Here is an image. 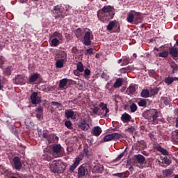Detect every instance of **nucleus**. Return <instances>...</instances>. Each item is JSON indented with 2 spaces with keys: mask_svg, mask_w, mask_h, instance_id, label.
<instances>
[{
  "mask_svg": "<svg viewBox=\"0 0 178 178\" xmlns=\"http://www.w3.org/2000/svg\"><path fill=\"white\" fill-rule=\"evenodd\" d=\"M81 161H83V159H81V157H76L75 159L74 163L70 167V173L76 170V168H77V166H79V165H80V162H81Z\"/></svg>",
  "mask_w": 178,
  "mask_h": 178,
  "instance_id": "obj_13",
  "label": "nucleus"
},
{
  "mask_svg": "<svg viewBox=\"0 0 178 178\" xmlns=\"http://www.w3.org/2000/svg\"><path fill=\"white\" fill-rule=\"evenodd\" d=\"M122 138V134L118 133H113L108 134L104 137V141H112V140H120Z\"/></svg>",
  "mask_w": 178,
  "mask_h": 178,
  "instance_id": "obj_10",
  "label": "nucleus"
},
{
  "mask_svg": "<svg viewBox=\"0 0 178 178\" xmlns=\"http://www.w3.org/2000/svg\"><path fill=\"white\" fill-rule=\"evenodd\" d=\"M144 148H147V144L144 140L138 141L136 144V151H141L144 149Z\"/></svg>",
  "mask_w": 178,
  "mask_h": 178,
  "instance_id": "obj_14",
  "label": "nucleus"
},
{
  "mask_svg": "<svg viewBox=\"0 0 178 178\" xmlns=\"http://www.w3.org/2000/svg\"><path fill=\"white\" fill-rule=\"evenodd\" d=\"M171 67L172 69V73H176V72H177V65H176V63H172Z\"/></svg>",
  "mask_w": 178,
  "mask_h": 178,
  "instance_id": "obj_55",
  "label": "nucleus"
},
{
  "mask_svg": "<svg viewBox=\"0 0 178 178\" xmlns=\"http://www.w3.org/2000/svg\"><path fill=\"white\" fill-rule=\"evenodd\" d=\"M57 15L58 17H60V19H65V14L59 12V13H57Z\"/></svg>",
  "mask_w": 178,
  "mask_h": 178,
  "instance_id": "obj_61",
  "label": "nucleus"
},
{
  "mask_svg": "<svg viewBox=\"0 0 178 178\" xmlns=\"http://www.w3.org/2000/svg\"><path fill=\"white\" fill-rule=\"evenodd\" d=\"M67 79H63L60 81L59 83V88L60 90H63V88H65V87H66V85L67 84Z\"/></svg>",
  "mask_w": 178,
  "mask_h": 178,
  "instance_id": "obj_34",
  "label": "nucleus"
},
{
  "mask_svg": "<svg viewBox=\"0 0 178 178\" xmlns=\"http://www.w3.org/2000/svg\"><path fill=\"white\" fill-rule=\"evenodd\" d=\"M130 111L132 113H134V112H137V110L138 109V107L137 106V104H136V103H132L130 106Z\"/></svg>",
  "mask_w": 178,
  "mask_h": 178,
  "instance_id": "obj_41",
  "label": "nucleus"
},
{
  "mask_svg": "<svg viewBox=\"0 0 178 178\" xmlns=\"http://www.w3.org/2000/svg\"><path fill=\"white\" fill-rule=\"evenodd\" d=\"M92 54H94V49L89 48L86 50L85 55H92Z\"/></svg>",
  "mask_w": 178,
  "mask_h": 178,
  "instance_id": "obj_54",
  "label": "nucleus"
},
{
  "mask_svg": "<svg viewBox=\"0 0 178 178\" xmlns=\"http://www.w3.org/2000/svg\"><path fill=\"white\" fill-rule=\"evenodd\" d=\"M156 149L159 152H161L162 155H169V152H168V150L165 149H163V147H162L161 145L156 146Z\"/></svg>",
  "mask_w": 178,
  "mask_h": 178,
  "instance_id": "obj_31",
  "label": "nucleus"
},
{
  "mask_svg": "<svg viewBox=\"0 0 178 178\" xmlns=\"http://www.w3.org/2000/svg\"><path fill=\"white\" fill-rule=\"evenodd\" d=\"M134 22L135 23H142L143 22V17H141V13H138L134 10Z\"/></svg>",
  "mask_w": 178,
  "mask_h": 178,
  "instance_id": "obj_18",
  "label": "nucleus"
},
{
  "mask_svg": "<svg viewBox=\"0 0 178 178\" xmlns=\"http://www.w3.org/2000/svg\"><path fill=\"white\" fill-rule=\"evenodd\" d=\"M65 126H66L67 129H73V127H72V122L70 120L65 121Z\"/></svg>",
  "mask_w": 178,
  "mask_h": 178,
  "instance_id": "obj_52",
  "label": "nucleus"
},
{
  "mask_svg": "<svg viewBox=\"0 0 178 178\" xmlns=\"http://www.w3.org/2000/svg\"><path fill=\"white\" fill-rule=\"evenodd\" d=\"M124 156V152L121 153L120 155L118 156L116 159H115L113 162H118V161H120Z\"/></svg>",
  "mask_w": 178,
  "mask_h": 178,
  "instance_id": "obj_49",
  "label": "nucleus"
},
{
  "mask_svg": "<svg viewBox=\"0 0 178 178\" xmlns=\"http://www.w3.org/2000/svg\"><path fill=\"white\" fill-rule=\"evenodd\" d=\"M65 114L67 119H72V120L76 119V114H74V111H73L71 109L65 110Z\"/></svg>",
  "mask_w": 178,
  "mask_h": 178,
  "instance_id": "obj_17",
  "label": "nucleus"
},
{
  "mask_svg": "<svg viewBox=\"0 0 178 178\" xmlns=\"http://www.w3.org/2000/svg\"><path fill=\"white\" fill-rule=\"evenodd\" d=\"M14 83L15 84H20L21 86H23L25 84L24 79L23 78V76H22V75H18L15 76L14 79Z\"/></svg>",
  "mask_w": 178,
  "mask_h": 178,
  "instance_id": "obj_19",
  "label": "nucleus"
},
{
  "mask_svg": "<svg viewBox=\"0 0 178 178\" xmlns=\"http://www.w3.org/2000/svg\"><path fill=\"white\" fill-rule=\"evenodd\" d=\"M84 31L85 34L83 35V44L86 47H88L91 45V35L92 34V32L90 29L87 28L84 30Z\"/></svg>",
  "mask_w": 178,
  "mask_h": 178,
  "instance_id": "obj_8",
  "label": "nucleus"
},
{
  "mask_svg": "<svg viewBox=\"0 0 178 178\" xmlns=\"http://www.w3.org/2000/svg\"><path fill=\"white\" fill-rule=\"evenodd\" d=\"M102 133V129L99 126L95 127L92 130V134L93 136H95V137H98L99 136H101Z\"/></svg>",
  "mask_w": 178,
  "mask_h": 178,
  "instance_id": "obj_16",
  "label": "nucleus"
},
{
  "mask_svg": "<svg viewBox=\"0 0 178 178\" xmlns=\"http://www.w3.org/2000/svg\"><path fill=\"white\" fill-rule=\"evenodd\" d=\"M83 154H85V156L88 158L90 156V151H88V147H85L83 148Z\"/></svg>",
  "mask_w": 178,
  "mask_h": 178,
  "instance_id": "obj_51",
  "label": "nucleus"
},
{
  "mask_svg": "<svg viewBox=\"0 0 178 178\" xmlns=\"http://www.w3.org/2000/svg\"><path fill=\"white\" fill-rule=\"evenodd\" d=\"M129 63H130V58L128 57H124L121 66H126V65H129Z\"/></svg>",
  "mask_w": 178,
  "mask_h": 178,
  "instance_id": "obj_47",
  "label": "nucleus"
},
{
  "mask_svg": "<svg viewBox=\"0 0 178 178\" xmlns=\"http://www.w3.org/2000/svg\"><path fill=\"white\" fill-rule=\"evenodd\" d=\"M36 112H38V113H44V108L41 106H38Z\"/></svg>",
  "mask_w": 178,
  "mask_h": 178,
  "instance_id": "obj_57",
  "label": "nucleus"
},
{
  "mask_svg": "<svg viewBox=\"0 0 178 178\" xmlns=\"http://www.w3.org/2000/svg\"><path fill=\"white\" fill-rule=\"evenodd\" d=\"M79 127H80L81 130H83V131H87V130L90 129V124L87 123V121H86V120H82L79 124Z\"/></svg>",
  "mask_w": 178,
  "mask_h": 178,
  "instance_id": "obj_15",
  "label": "nucleus"
},
{
  "mask_svg": "<svg viewBox=\"0 0 178 178\" xmlns=\"http://www.w3.org/2000/svg\"><path fill=\"white\" fill-rule=\"evenodd\" d=\"M172 140H174V141H177V140H178V130L175 131V134H172Z\"/></svg>",
  "mask_w": 178,
  "mask_h": 178,
  "instance_id": "obj_56",
  "label": "nucleus"
},
{
  "mask_svg": "<svg viewBox=\"0 0 178 178\" xmlns=\"http://www.w3.org/2000/svg\"><path fill=\"white\" fill-rule=\"evenodd\" d=\"M75 35L76 38H83L84 37V32L81 28H78L75 31Z\"/></svg>",
  "mask_w": 178,
  "mask_h": 178,
  "instance_id": "obj_32",
  "label": "nucleus"
},
{
  "mask_svg": "<svg viewBox=\"0 0 178 178\" xmlns=\"http://www.w3.org/2000/svg\"><path fill=\"white\" fill-rule=\"evenodd\" d=\"M64 152L65 149L59 144L54 145L51 147L52 156H54V158H60V156H63Z\"/></svg>",
  "mask_w": 178,
  "mask_h": 178,
  "instance_id": "obj_5",
  "label": "nucleus"
},
{
  "mask_svg": "<svg viewBox=\"0 0 178 178\" xmlns=\"http://www.w3.org/2000/svg\"><path fill=\"white\" fill-rule=\"evenodd\" d=\"M159 56L160 58H168V56H169V52H168V51L160 52Z\"/></svg>",
  "mask_w": 178,
  "mask_h": 178,
  "instance_id": "obj_46",
  "label": "nucleus"
},
{
  "mask_svg": "<svg viewBox=\"0 0 178 178\" xmlns=\"http://www.w3.org/2000/svg\"><path fill=\"white\" fill-rule=\"evenodd\" d=\"M12 70H13L12 67L8 66L6 69L3 70V73L6 76H10V74H12Z\"/></svg>",
  "mask_w": 178,
  "mask_h": 178,
  "instance_id": "obj_40",
  "label": "nucleus"
},
{
  "mask_svg": "<svg viewBox=\"0 0 178 178\" xmlns=\"http://www.w3.org/2000/svg\"><path fill=\"white\" fill-rule=\"evenodd\" d=\"M134 70V67L129 65L125 67H122L120 70V73H122L123 74H126V73H130V72Z\"/></svg>",
  "mask_w": 178,
  "mask_h": 178,
  "instance_id": "obj_22",
  "label": "nucleus"
},
{
  "mask_svg": "<svg viewBox=\"0 0 178 178\" xmlns=\"http://www.w3.org/2000/svg\"><path fill=\"white\" fill-rule=\"evenodd\" d=\"M60 58L61 59H63L65 61H66V59L67 58V54L66 53V51H63L61 52H60Z\"/></svg>",
  "mask_w": 178,
  "mask_h": 178,
  "instance_id": "obj_45",
  "label": "nucleus"
},
{
  "mask_svg": "<svg viewBox=\"0 0 178 178\" xmlns=\"http://www.w3.org/2000/svg\"><path fill=\"white\" fill-rule=\"evenodd\" d=\"M84 77L85 79H90L91 74V71L88 68H86L84 70Z\"/></svg>",
  "mask_w": 178,
  "mask_h": 178,
  "instance_id": "obj_43",
  "label": "nucleus"
},
{
  "mask_svg": "<svg viewBox=\"0 0 178 178\" xmlns=\"http://www.w3.org/2000/svg\"><path fill=\"white\" fill-rule=\"evenodd\" d=\"M126 175H127V172H122L120 173L114 174V176H116V177H120V178H126V177H127V176H126Z\"/></svg>",
  "mask_w": 178,
  "mask_h": 178,
  "instance_id": "obj_44",
  "label": "nucleus"
},
{
  "mask_svg": "<svg viewBox=\"0 0 178 178\" xmlns=\"http://www.w3.org/2000/svg\"><path fill=\"white\" fill-rule=\"evenodd\" d=\"M135 158L137 162L139 163L140 165H143V163L145 162V157L141 154L136 155Z\"/></svg>",
  "mask_w": 178,
  "mask_h": 178,
  "instance_id": "obj_29",
  "label": "nucleus"
},
{
  "mask_svg": "<svg viewBox=\"0 0 178 178\" xmlns=\"http://www.w3.org/2000/svg\"><path fill=\"white\" fill-rule=\"evenodd\" d=\"M138 105H139L140 106H142L143 108H147V100H145V99H140L138 102Z\"/></svg>",
  "mask_w": 178,
  "mask_h": 178,
  "instance_id": "obj_42",
  "label": "nucleus"
},
{
  "mask_svg": "<svg viewBox=\"0 0 178 178\" xmlns=\"http://www.w3.org/2000/svg\"><path fill=\"white\" fill-rule=\"evenodd\" d=\"M134 130H136V129L134 128V127H129L127 129V131H129V133H130L131 134L134 133Z\"/></svg>",
  "mask_w": 178,
  "mask_h": 178,
  "instance_id": "obj_60",
  "label": "nucleus"
},
{
  "mask_svg": "<svg viewBox=\"0 0 178 178\" xmlns=\"http://www.w3.org/2000/svg\"><path fill=\"white\" fill-rule=\"evenodd\" d=\"M93 170L96 172V173H102V171L104 170V166H102V165L99 164L97 165H95L93 167Z\"/></svg>",
  "mask_w": 178,
  "mask_h": 178,
  "instance_id": "obj_33",
  "label": "nucleus"
},
{
  "mask_svg": "<svg viewBox=\"0 0 178 178\" xmlns=\"http://www.w3.org/2000/svg\"><path fill=\"white\" fill-rule=\"evenodd\" d=\"M51 38H57V40L62 41L63 40V35H62V33H60L59 31H55L52 34Z\"/></svg>",
  "mask_w": 178,
  "mask_h": 178,
  "instance_id": "obj_25",
  "label": "nucleus"
},
{
  "mask_svg": "<svg viewBox=\"0 0 178 178\" xmlns=\"http://www.w3.org/2000/svg\"><path fill=\"white\" fill-rule=\"evenodd\" d=\"M42 115H44L43 113H36V118H37L38 120H41V119H42Z\"/></svg>",
  "mask_w": 178,
  "mask_h": 178,
  "instance_id": "obj_58",
  "label": "nucleus"
},
{
  "mask_svg": "<svg viewBox=\"0 0 178 178\" xmlns=\"http://www.w3.org/2000/svg\"><path fill=\"white\" fill-rule=\"evenodd\" d=\"M67 165L60 161L54 160L50 164V169L53 173H63Z\"/></svg>",
  "mask_w": 178,
  "mask_h": 178,
  "instance_id": "obj_2",
  "label": "nucleus"
},
{
  "mask_svg": "<svg viewBox=\"0 0 178 178\" xmlns=\"http://www.w3.org/2000/svg\"><path fill=\"white\" fill-rule=\"evenodd\" d=\"M65 62V61L63 59H60L57 60L56 63V67H57L58 69H62V67H63Z\"/></svg>",
  "mask_w": 178,
  "mask_h": 178,
  "instance_id": "obj_38",
  "label": "nucleus"
},
{
  "mask_svg": "<svg viewBox=\"0 0 178 178\" xmlns=\"http://www.w3.org/2000/svg\"><path fill=\"white\" fill-rule=\"evenodd\" d=\"M105 88L106 90H108V92L111 94L113 92V86H112V81H110L106 84Z\"/></svg>",
  "mask_w": 178,
  "mask_h": 178,
  "instance_id": "obj_35",
  "label": "nucleus"
},
{
  "mask_svg": "<svg viewBox=\"0 0 178 178\" xmlns=\"http://www.w3.org/2000/svg\"><path fill=\"white\" fill-rule=\"evenodd\" d=\"M127 20L128 23H133L134 22V10H131L128 13Z\"/></svg>",
  "mask_w": 178,
  "mask_h": 178,
  "instance_id": "obj_26",
  "label": "nucleus"
},
{
  "mask_svg": "<svg viewBox=\"0 0 178 178\" xmlns=\"http://www.w3.org/2000/svg\"><path fill=\"white\" fill-rule=\"evenodd\" d=\"M43 158L45 161H49L52 160V153L48 151H44Z\"/></svg>",
  "mask_w": 178,
  "mask_h": 178,
  "instance_id": "obj_30",
  "label": "nucleus"
},
{
  "mask_svg": "<svg viewBox=\"0 0 178 178\" xmlns=\"http://www.w3.org/2000/svg\"><path fill=\"white\" fill-rule=\"evenodd\" d=\"M43 138H45L48 144H54L58 143L59 138L55 134H49L48 131H44L42 134Z\"/></svg>",
  "mask_w": 178,
  "mask_h": 178,
  "instance_id": "obj_7",
  "label": "nucleus"
},
{
  "mask_svg": "<svg viewBox=\"0 0 178 178\" xmlns=\"http://www.w3.org/2000/svg\"><path fill=\"white\" fill-rule=\"evenodd\" d=\"M164 104H165V105H169L170 104L169 99H168V97H165V99H164Z\"/></svg>",
  "mask_w": 178,
  "mask_h": 178,
  "instance_id": "obj_63",
  "label": "nucleus"
},
{
  "mask_svg": "<svg viewBox=\"0 0 178 178\" xmlns=\"http://www.w3.org/2000/svg\"><path fill=\"white\" fill-rule=\"evenodd\" d=\"M127 93L128 95H134L136 94V86L134 85H130L127 89Z\"/></svg>",
  "mask_w": 178,
  "mask_h": 178,
  "instance_id": "obj_23",
  "label": "nucleus"
},
{
  "mask_svg": "<svg viewBox=\"0 0 178 178\" xmlns=\"http://www.w3.org/2000/svg\"><path fill=\"white\" fill-rule=\"evenodd\" d=\"M113 29V33H119L120 31V26H119V22L116 20L110 22L106 27L108 31H112Z\"/></svg>",
  "mask_w": 178,
  "mask_h": 178,
  "instance_id": "obj_9",
  "label": "nucleus"
},
{
  "mask_svg": "<svg viewBox=\"0 0 178 178\" xmlns=\"http://www.w3.org/2000/svg\"><path fill=\"white\" fill-rule=\"evenodd\" d=\"M13 166L15 170H22L23 164H22V159L19 156H15L13 159Z\"/></svg>",
  "mask_w": 178,
  "mask_h": 178,
  "instance_id": "obj_11",
  "label": "nucleus"
},
{
  "mask_svg": "<svg viewBox=\"0 0 178 178\" xmlns=\"http://www.w3.org/2000/svg\"><path fill=\"white\" fill-rule=\"evenodd\" d=\"M91 167L89 164H82L78 168V177H87L88 176V170H90Z\"/></svg>",
  "mask_w": 178,
  "mask_h": 178,
  "instance_id": "obj_6",
  "label": "nucleus"
},
{
  "mask_svg": "<svg viewBox=\"0 0 178 178\" xmlns=\"http://www.w3.org/2000/svg\"><path fill=\"white\" fill-rule=\"evenodd\" d=\"M51 105H53V106H56V108H62V106H63V105L58 102H51Z\"/></svg>",
  "mask_w": 178,
  "mask_h": 178,
  "instance_id": "obj_48",
  "label": "nucleus"
},
{
  "mask_svg": "<svg viewBox=\"0 0 178 178\" xmlns=\"http://www.w3.org/2000/svg\"><path fill=\"white\" fill-rule=\"evenodd\" d=\"M121 120L124 122V123H127V122H130V120H131V115L125 113L122 115Z\"/></svg>",
  "mask_w": 178,
  "mask_h": 178,
  "instance_id": "obj_27",
  "label": "nucleus"
},
{
  "mask_svg": "<svg viewBox=\"0 0 178 178\" xmlns=\"http://www.w3.org/2000/svg\"><path fill=\"white\" fill-rule=\"evenodd\" d=\"M76 70H78L80 73H83V72H84V65H83V63H81V61L76 63Z\"/></svg>",
  "mask_w": 178,
  "mask_h": 178,
  "instance_id": "obj_39",
  "label": "nucleus"
},
{
  "mask_svg": "<svg viewBox=\"0 0 178 178\" xmlns=\"http://www.w3.org/2000/svg\"><path fill=\"white\" fill-rule=\"evenodd\" d=\"M140 97H142V98L149 97V90L148 89H143L140 92Z\"/></svg>",
  "mask_w": 178,
  "mask_h": 178,
  "instance_id": "obj_36",
  "label": "nucleus"
},
{
  "mask_svg": "<svg viewBox=\"0 0 178 178\" xmlns=\"http://www.w3.org/2000/svg\"><path fill=\"white\" fill-rule=\"evenodd\" d=\"M41 77V74L38 73L33 74V75L31 76V77L29 79V83H35L38 79Z\"/></svg>",
  "mask_w": 178,
  "mask_h": 178,
  "instance_id": "obj_21",
  "label": "nucleus"
},
{
  "mask_svg": "<svg viewBox=\"0 0 178 178\" xmlns=\"http://www.w3.org/2000/svg\"><path fill=\"white\" fill-rule=\"evenodd\" d=\"M163 162L165 163V165H170L172 163V161L168 158V156H165L163 158Z\"/></svg>",
  "mask_w": 178,
  "mask_h": 178,
  "instance_id": "obj_53",
  "label": "nucleus"
},
{
  "mask_svg": "<svg viewBox=\"0 0 178 178\" xmlns=\"http://www.w3.org/2000/svg\"><path fill=\"white\" fill-rule=\"evenodd\" d=\"M162 173L165 177H172V175H173V169H165L162 171Z\"/></svg>",
  "mask_w": 178,
  "mask_h": 178,
  "instance_id": "obj_24",
  "label": "nucleus"
},
{
  "mask_svg": "<svg viewBox=\"0 0 178 178\" xmlns=\"http://www.w3.org/2000/svg\"><path fill=\"white\" fill-rule=\"evenodd\" d=\"M122 86H123V79L118 78L113 84V88H119V87H122Z\"/></svg>",
  "mask_w": 178,
  "mask_h": 178,
  "instance_id": "obj_28",
  "label": "nucleus"
},
{
  "mask_svg": "<svg viewBox=\"0 0 178 178\" xmlns=\"http://www.w3.org/2000/svg\"><path fill=\"white\" fill-rule=\"evenodd\" d=\"M158 113V111L155 110H147L143 113V116L145 119H147V120L153 122V123H156Z\"/></svg>",
  "mask_w": 178,
  "mask_h": 178,
  "instance_id": "obj_4",
  "label": "nucleus"
},
{
  "mask_svg": "<svg viewBox=\"0 0 178 178\" xmlns=\"http://www.w3.org/2000/svg\"><path fill=\"white\" fill-rule=\"evenodd\" d=\"M54 10H55L56 12H59V10H60V6H55L53 8Z\"/></svg>",
  "mask_w": 178,
  "mask_h": 178,
  "instance_id": "obj_62",
  "label": "nucleus"
},
{
  "mask_svg": "<svg viewBox=\"0 0 178 178\" xmlns=\"http://www.w3.org/2000/svg\"><path fill=\"white\" fill-rule=\"evenodd\" d=\"M101 77H102V79H104L106 81H108V80H109V79H110L109 75H108V74H106L105 72L102 73Z\"/></svg>",
  "mask_w": 178,
  "mask_h": 178,
  "instance_id": "obj_50",
  "label": "nucleus"
},
{
  "mask_svg": "<svg viewBox=\"0 0 178 178\" xmlns=\"http://www.w3.org/2000/svg\"><path fill=\"white\" fill-rule=\"evenodd\" d=\"M31 102L33 105L41 104V98L38 97V92H33L30 96Z\"/></svg>",
  "mask_w": 178,
  "mask_h": 178,
  "instance_id": "obj_12",
  "label": "nucleus"
},
{
  "mask_svg": "<svg viewBox=\"0 0 178 178\" xmlns=\"http://www.w3.org/2000/svg\"><path fill=\"white\" fill-rule=\"evenodd\" d=\"M8 170H6V168L2 167V166H0V173L1 175H5V172H7Z\"/></svg>",
  "mask_w": 178,
  "mask_h": 178,
  "instance_id": "obj_59",
  "label": "nucleus"
},
{
  "mask_svg": "<svg viewBox=\"0 0 178 178\" xmlns=\"http://www.w3.org/2000/svg\"><path fill=\"white\" fill-rule=\"evenodd\" d=\"M74 74L75 76H80V72L78 70H74Z\"/></svg>",
  "mask_w": 178,
  "mask_h": 178,
  "instance_id": "obj_64",
  "label": "nucleus"
},
{
  "mask_svg": "<svg viewBox=\"0 0 178 178\" xmlns=\"http://www.w3.org/2000/svg\"><path fill=\"white\" fill-rule=\"evenodd\" d=\"M164 81L167 86H170L173 81H178V77L168 76L165 79Z\"/></svg>",
  "mask_w": 178,
  "mask_h": 178,
  "instance_id": "obj_20",
  "label": "nucleus"
},
{
  "mask_svg": "<svg viewBox=\"0 0 178 178\" xmlns=\"http://www.w3.org/2000/svg\"><path fill=\"white\" fill-rule=\"evenodd\" d=\"M115 16V8L112 6H105L97 12V17L102 22L111 20Z\"/></svg>",
  "mask_w": 178,
  "mask_h": 178,
  "instance_id": "obj_1",
  "label": "nucleus"
},
{
  "mask_svg": "<svg viewBox=\"0 0 178 178\" xmlns=\"http://www.w3.org/2000/svg\"><path fill=\"white\" fill-rule=\"evenodd\" d=\"M99 106V107L95 106H94V108L92 110L93 115H98V116L102 115L104 116V118H106V116H108V113H109V108H108V104L104 102H101ZM99 108H102V111H105V113L99 112Z\"/></svg>",
  "mask_w": 178,
  "mask_h": 178,
  "instance_id": "obj_3",
  "label": "nucleus"
},
{
  "mask_svg": "<svg viewBox=\"0 0 178 178\" xmlns=\"http://www.w3.org/2000/svg\"><path fill=\"white\" fill-rule=\"evenodd\" d=\"M59 39L56 38H53V39L51 40V43L50 45L51 47H58V45H59Z\"/></svg>",
  "mask_w": 178,
  "mask_h": 178,
  "instance_id": "obj_37",
  "label": "nucleus"
}]
</instances>
